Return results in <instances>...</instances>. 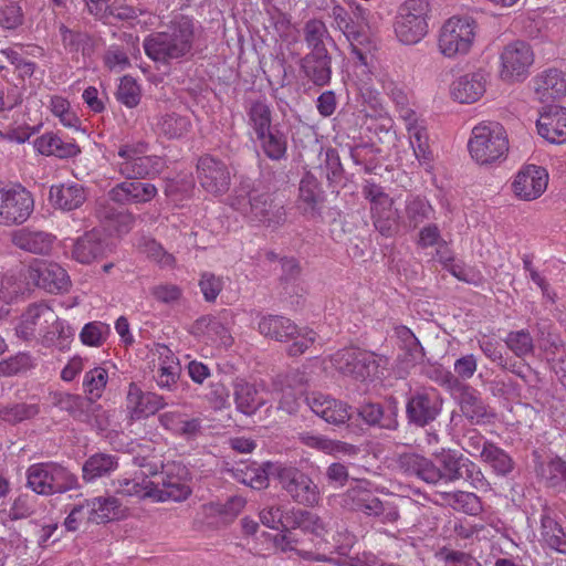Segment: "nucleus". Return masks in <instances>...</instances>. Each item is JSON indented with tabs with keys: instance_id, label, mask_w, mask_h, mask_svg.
I'll list each match as a JSON object with an SVG mask.
<instances>
[{
	"instance_id": "nucleus-1",
	"label": "nucleus",
	"mask_w": 566,
	"mask_h": 566,
	"mask_svg": "<svg viewBox=\"0 0 566 566\" xmlns=\"http://www.w3.org/2000/svg\"><path fill=\"white\" fill-rule=\"evenodd\" d=\"M397 468L406 475H413L428 484L468 482L472 488L480 489L488 482L476 463L454 449H441L428 459L415 452L398 455Z\"/></svg>"
},
{
	"instance_id": "nucleus-2",
	"label": "nucleus",
	"mask_w": 566,
	"mask_h": 566,
	"mask_svg": "<svg viewBox=\"0 0 566 566\" xmlns=\"http://www.w3.org/2000/svg\"><path fill=\"white\" fill-rule=\"evenodd\" d=\"M196 41V23L187 15L175 17L163 31L145 36L143 49L155 63L170 65L188 59Z\"/></svg>"
},
{
	"instance_id": "nucleus-3",
	"label": "nucleus",
	"mask_w": 566,
	"mask_h": 566,
	"mask_svg": "<svg viewBox=\"0 0 566 566\" xmlns=\"http://www.w3.org/2000/svg\"><path fill=\"white\" fill-rule=\"evenodd\" d=\"M468 148L472 159L480 165L499 163L509 151L506 130L497 122H482L473 127Z\"/></svg>"
},
{
	"instance_id": "nucleus-4",
	"label": "nucleus",
	"mask_w": 566,
	"mask_h": 566,
	"mask_svg": "<svg viewBox=\"0 0 566 566\" xmlns=\"http://www.w3.org/2000/svg\"><path fill=\"white\" fill-rule=\"evenodd\" d=\"M258 331L265 338L292 344L286 353L291 357L304 354L316 340L313 329L300 328L292 319L282 315H263L258 323Z\"/></svg>"
},
{
	"instance_id": "nucleus-5",
	"label": "nucleus",
	"mask_w": 566,
	"mask_h": 566,
	"mask_svg": "<svg viewBox=\"0 0 566 566\" xmlns=\"http://www.w3.org/2000/svg\"><path fill=\"white\" fill-rule=\"evenodd\" d=\"M25 475L27 486L43 496L64 494L81 488L77 475L56 462L31 464Z\"/></svg>"
},
{
	"instance_id": "nucleus-6",
	"label": "nucleus",
	"mask_w": 566,
	"mask_h": 566,
	"mask_svg": "<svg viewBox=\"0 0 566 566\" xmlns=\"http://www.w3.org/2000/svg\"><path fill=\"white\" fill-rule=\"evenodd\" d=\"M230 206L249 216L252 221L268 228H279L286 221L284 205L268 192L252 191L248 195H235L230 199Z\"/></svg>"
},
{
	"instance_id": "nucleus-7",
	"label": "nucleus",
	"mask_w": 566,
	"mask_h": 566,
	"mask_svg": "<svg viewBox=\"0 0 566 566\" xmlns=\"http://www.w3.org/2000/svg\"><path fill=\"white\" fill-rule=\"evenodd\" d=\"M273 469V478L294 503L305 507H314L319 503L321 489L307 473L295 465L280 462Z\"/></svg>"
},
{
	"instance_id": "nucleus-8",
	"label": "nucleus",
	"mask_w": 566,
	"mask_h": 566,
	"mask_svg": "<svg viewBox=\"0 0 566 566\" xmlns=\"http://www.w3.org/2000/svg\"><path fill=\"white\" fill-rule=\"evenodd\" d=\"M430 11L427 0H407L397 11L394 22L395 34L399 42L411 45L420 42L428 33V13Z\"/></svg>"
},
{
	"instance_id": "nucleus-9",
	"label": "nucleus",
	"mask_w": 566,
	"mask_h": 566,
	"mask_svg": "<svg viewBox=\"0 0 566 566\" xmlns=\"http://www.w3.org/2000/svg\"><path fill=\"white\" fill-rule=\"evenodd\" d=\"M160 467L159 480L149 482V497L157 502L186 501L192 492L189 485L190 473L188 468L175 461Z\"/></svg>"
},
{
	"instance_id": "nucleus-10",
	"label": "nucleus",
	"mask_w": 566,
	"mask_h": 566,
	"mask_svg": "<svg viewBox=\"0 0 566 566\" xmlns=\"http://www.w3.org/2000/svg\"><path fill=\"white\" fill-rule=\"evenodd\" d=\"M444 399L434 387H419L406 397V419L410 426L426 428L442 412Z\"/></svg>"
},
{
	"instance_id": "nucleus-11",
	"label": "nucleus",
	"mask_w": 566,
	"mask_h": 566,
	"mask_svg": "<svg viewBox=\"0 0 566 566\" xmlns=\"http://www.w3.org/2000/svg\"><path fill=\"white\" fill-rule=\"evenodd\" d=\"M148 145L144 142L122 145L118 149L117 171L126 179H140L159 174L165 161L159 156H146Z\"/></svg>"
},
{
	"instance_id": "nucleus-12",
	"label": "nucleus",
	"mask_w": 566,
	"mask_h": 566,
	"mask_svg": "<svg viewBox=\"0 0 566 566\" xmlns=\"http://www.w3.org/2000/svg\"><path fill=\"white\" fill-rule=\"evenodd\" d=\"M475 36V21L470 17H452L439 34L440 52L447 57L469 52Z\"/></svg>"
},
{
	"instance_id": "nucleus-13",
	"label": "nucleus",
	"mask_w": 566,
	"mask_h": 566,
	"mask_svg": "<svg viewBox=\"0 0 566 566\" xmlns=\"http://www.w3.org/2000/svg\"><path fill=\"white\" fill-rule=\"evenodd\" d=\"M33 209V196L24 187L0 188V224H21L29 219Z\"/></svg>"
},
{
	"instance_id": "nucleus-14",
	"label": "nucleus",
	"mask_w": 566,
	"mask_h": 566,
	"mask_svg": "<svg viewBox=\"0 0 566 566\" xmlns=\"http://www.w3.org/2000/svg\"><path fill=\"white\" fill-rule=\"evenodd\" d=\"M501 78L507 82L524 80L534 62V54L528 43L515 41L507 44L500 56Z\"/></svg>"
},
{
	"instance_id": "nucleus-15",
	"label": "nucleus",
	"mask_w": 566,
	"mask_h": 566,
	"mask_svg": "<svg viewBox=\"0 0 566 566\" xmlns=\"http://www.w3.org/2000/svg\"><path fill=\"white\" fill-rule=\"evenodd\" d=\"M339 369L357 380L365 381L378 377L379 363L376 354L359 348H346L337 353Z\"/></svg>"
},
{
	"instance_id": "nucleus-16",
	"label": "nucleus",
	"mask_w": 566,
	"mask_h": 566,
	"mask_svg": "<svg viewBox=\"0 0 566 566\" xmlns=\"http://www.w3.org/2000/svg\"><path fill=\"white\" fill-rule=\"evenodd\" d=\"M29 279L40 289L57 294L67 292L71 280L66 271L54 262L34 260L28 270Z\"/></svg>"
},
{
	"instance_id": "nucleus-17",
	"label": "nucleus",
	"mask_w": 566,
	"mask_h": 566,
	"mask_svg": "<svg viewBox=\"0 0 566 566\" xmlns=\"http://www.w3.org/2000/svg\"><path fill=\"white\" fill-rule=\"evenodd\" d=\"M346 496L352 501L353 510L378 517L384 523H392L399 518V512L395 505L380 501L373 492L361 486L352 488Z\"/></svg>"
},
{
	"instance_id": "nucleus-18",
	"label": "nucleus",
	"mask_w": 566,
	"mask_h": 566,
	"mask_svg": "<svg viewBox=\"0 0 566 566\" xmlns=\"http://www.w3.org/2000/svg\"><path fill=\"white\" fill-rule=\"evenodd\" d=\"M197 177L201 187L212 195H222L230 188L231 177L227 165L212 156L198 160Z\"/></svg>"
},
{
	"instance_id": "nucleus-19",
	"label": "nucleus",
	"mask_w": 566,
	"mask_h": 566,
	"mask_svg": "<svg viewBox=\"0 0 566 566\" xmlns=\"http://www.w3.org/2000/svg\"><path fill=\"white\" fill-rule=\"evenodd\" d=\"M398 411V401L392 396L386 399L385 405L368 401L357 408L359 418L366 424L389 431H395L399 427Z\"/></svg>"
},
{
	"instance_id": "nucleus-20",
	"label": "nucleus",
	"mask_w": 566,
	"mask_h": 566,
	"mask_svg": "<svg viewBox=\"0 0 566 566\" xmlns=\"http://www.w3.org/2000/svg\"><path fill=\"white\" fill-rule=\"evenodd\" d=\"M547 185V171L543 167L528 165L517 172L512 189L520 199L531 201L541 197Z\"/></svg>"
},
{
	"instance_id": "nucleus-21",
	"label": "nucleus",
	"mask_w": 566,
	"mask_h": 566,
	"mask_svg": "<svg viewBox=\"0 0 566 566\" xmlns=\"http://www.w3.org/2000/svg\"><path fill=\"white\" fill-rule=\"evenodd\" d=\"M454 390L459 392L458 405L460 411L471 424H482L494 417L478 389L461 381Z\"/></svg>"
},
{
	"instance_id": "nucleus-22",
	"label": "nucleus",
	"mask_w": 566,
	"mask_h": 566,
	"mask_svg": "<svg viewBox=\"0 0 566 566\" xmlns=\"http://www.w3.org/2000/svg\"><path fill=\"white\" fill-rule=\"evenodd\" d=\"M324 191L315 176L307 172L300 181L296 207L300 212L310 219H317L322 216Z\"/></svg>"
},
{
	"instance_id": "nucleus-23",
	"label": "nucleus",
	"mask_w": 566,
	"mask_h": 566,
	"mask_svg": "<svg viewBox=\"0 0 566 566\" xmlns=\"http://www.w3.org/2000/svg\"><path fill=\"white\" fill-rule=\"evenodd\" d=\"M128 179L115 185L107 193L112 202L118 205L146 203L157 195L155 185Z\"/></svg>"
},
{
	"instance_id": "nucleus-24",
	"label": "nucleus",
	"mask_w": 566,
	"mask_h": 566,
	"mask_svg": "<svg viewBox=\"0 0 566 566\" xmlns=\"http://www.w3.org/2000/svg\"><path fill=\"white\" fill-rule=\"evenodd\" d=\"M538 134L552 144L566 143V108L548 105L541 113L537 123Z\"/></svg>"
},
{
	"instance_id": "nucleus-25",
	"label": "nucleus",
	"mask_w": 566,
	"mask_h": 566,
	"mask_svg": "<svg viewBox=\"0 0 566 566\" xmlns=\"http://www.w3.org/2000/svg\"><path fill=\"white\" fill-rule=\"evenodd\" d=\"M126 401L132 418L136 419L154 415L168 405L165 396L151 391H143L135 382L129 384Z\"/></svg>"
},
{
	"instance_id": "nucleus-26",
	"label": "nucleus",
	"mask_w": 566,
	"mask_h": 566,
	"mask_svg": "<svg viewBox=\"0 0 566 566\" xmlns=\"http://www.w3.org/2000/svg\"><path fill=\"white\" fill-rule=\"evenodd\" d=\"M96 218L111 233H128L135 224V216L127 210H118L108 200H99L95 208Z\"/></svg>"
},
{
	"instance_id": "nucleus-27",
	"label": "nucleus",
	"mask_w": 566,
	"mask_h": 566,
	"mask_svg": "<svg viewBox=\"0 0 566 566\" xmlns=\"http://www.w3.org/2000/svg\"><path fill=\"white\" fill-rule=\"evenodd\" d=\"M49 319H54V310L45 303H33L22 313L15 326V335L23 340L35 337L36 328H44Z\"/></svg>"
},
{
	"instance_id": "nucleus-28",
	"label": "nucleus",
	"mask_w": 566,
	"mask_h": 566,
	"mask_svg": "<svg viewBox=\"0 0 566 566\" xmlns=\"http://www.w3.org/2000/svg\"><path fill=\"white\" fill-rule=\"evenodd\" d=\"M300 72L307 82L317 87L329 85L332 80V55L305 54L300 60Z\"/></svg>"
},
{
	"instance_id": "nucleus-29",
	"label": "nucleus",
	"mask_w": 566,
	"mask_h": 566,
	"mask_svg": "<svg viewBox=\"0 0 566 566\" xmlns=\"http://www.w3.org/2000/svg\"><path fill=\"white\" fill-rule=\"evenodd\" d=\"M190 333L212 344L230 346L232 337L221 316L203 315L191 325Z\"/></svg>"
},
{
	"instance_id": "nucleus-30",
	"label": "nucleus",
	"mask_w": 566,
	"mask_h": 566,
	"mask_svg": "<svg viewBox=\"0 0 566 566\" xmlns=\"http://www.w3.org/2000/svg\"><path fill=\"white\" fill-rule=\"evenodd\" d=\"M118 457L106 452L91 454L82 465V479L85 483H94L99 479L109 478L119 467Z\"/></svg>"
},
{
	"instance_id": "nucleus-31",
	"label": "nucleus",
	"mask_w": 566,
	"mask_h": 566,
	"mask_svg": "<svg viewBox=\"0 0 566 566\" xmlns=\"http://www.w3.org/2000/svg\"><path fill=\"white\" fill-rule=\"evenodd\" d=\"M279 462L273 463L270 461L263 462L262 464L253 463H241L239 467L232 469L234 479L254 490H262L269 485V476H273V467L277 465Z\"/></svg>"
},
{
	"instance_id": "nucleus-32",
	"label": "nucleus",
	"mask_w": 566,
	"mask_h": 566,
	"mask_svg": "<svg viewBox=\"0 0 566 566\" xmlns=\"http://www.w3.org/2000/svg\"><path fill=\"white\" fill-rule=\"evenodd\" d=\"M485 83L481 72L464 74L452 83L451 95L459 103H474L484 94Z\"/></svg>"
},
{
	"instance_id": "nucleus-33",
	"label": "nucleus",
	"mask_w": 566,
	"mask_h": 566,
	"mask_svg": "<svg viewBox=\"0 0 566 566\" xmlns=\"http://www.w3.org/2000/svg\"><path fill=\"white\" fill-rule=\"evenodd\" d=\"M535 94L541 103H553L566 95V82L560 71L552 69L535 78Z\"/></svg>"
},
{
	"instance_id": "nucleus-34",
	"label": "nucleus",
	"mask_w": 566,
	"mask_h": 566,
	"mask_svg": "<svg viewBox=\"0 0 566 566\" xmlns=\"http://www.w3.org/2000/svg\"><path fill=\"white\" fill-rule=\"evenodd\" d=\"M191 127L189 116L174 111L157 115L153 123L155 133L168 139L185 137L191 130Z\"/></svg>"
},
{
	"instance_id": "nucleus-35",
	"label": "nucleus",
	"mask_w": 566,
	"mask_h": 566,
	"mask_svg": "<svg viewBox=\"0 0 566 566\" xmlns=\"http://www.w3.org/2000/svg\"><path fill=\"white\" fill-rule=\"evenodd\" d=\"M75 331L54 313V319H49L44 328L39 329L42 344L46 347H56L59 350L69 348Z\"/></svg>"
},
{
	"instance_id": "nucleus-36",
	"label": "nucleus",
	"mask_w": 566,
	"mask_h": 566,
	"mask_svg": "<svg viewBox=\"0 0 566 566\" xmlns=\"http://www.w3.org/2000/svg\"><path fill=\"white\" fill-rule=\"evenodd\" d=\"M50 200L54 207L71 211L80 208L85 202L86 193L82 185L63 184L51 187Z\"/></svg>"
},
{
	"instance_id": "nucleus-37",
	"label": "nucleus",
	"mask_w": 566,
	"mask_h": 566,
	"mask_svg": "<svg viewBox=\"0 0 566 566\" xmlns=\"http://www.w3.org/2000/svg\"><path fill=\"white\" fill-rule=\"evenodd\" d=\"M51 402L61 411L67 412L74 420L83 422L87 420V411L92 406V400L85 396L70 392H53L51 395Z\"/></svg>"
},
{
	"instance_id": "nucleus-38",
	"label": "nucleus",
	"mask_w": 566,
	"mask_h": 566,
	"mask_svg": "<svg viewBox=\"0 0 566 566\" xmlns=\"http://www.w3.org/2000/svg\"><path fill=\"white\" fill-rule=\"evenodd\" d=\"M35 149L45 156L71 158L80 154V147L73 142L63 140L54 133H45L34 140Z\"/></svg>"
},
{
	"instance_id": "nucleus-39",
	"label": "nucleus",
	"mask_w": 566,
	"mask_h": 566,
	"mask_svg": "<svg viewBox=\"0 0 566 566\" xmlns=\"http://www.w3.org/2000/svg\"><path fill=\"white\" fill-rule=\"evenodd\" d=\"M86 501L88 521L105 523L120 516V501L115 496H97Z\"/></svg>"
},
{
	"instance_id": "nucleus-40",
	"label": "nucleus",
	"mask_w": 566,
	"mask_h": 566,
	"mask_svg": "<svg viewBox=\"0 0 566 566\" xmlns=\"http://www.w3.org/2000/svg\"><path fill=\"white\" fill-rule=\"evenodd\" d=\"M263 154L271 160L280 161L286 158L287 135L277 125L256 136Z\"/></svg>"
},
{
	"instance_id": "nucleus-41",
	"label": "nucleus",
	"mask_w": 566,
	"mask_h": 566,
	"mask_svg": "<svg viewBox=\"0 0 566 566\" xmlns=\"http://www.w3.org/2000/svg\"><path fill=\"white\" fill-rule=\"evenodd\" d=\"M233 397L237 410L245 416H252L264 405L255 386L244 379H235L233 382Z\"/></svg>"
},
{
	"instance_id": "nucleus-42",
	"label": "nucleus",
	"mask_w": 566,
	"mask_h": 566,
	"mask_svg": "<svg viewBox=\"0 0 566 566\" xmlns=\"http://www.w3.org/2000/svg\"><path fill=\"white\" fill-rule=\"evenodd\" d=\"M537 473L546 488L560 493L566 491V461L556 455L541 463Z\"/></svg>"
},
{
	"instance_id": "nucleus-43",
	"label": "nucleus",
	"mask_w": 566,
	"mask_h": 566,
	"mask_svg": "<svg viewBox=\"0 0 566 566\" xmlns=\"http://www.w3.org/2000/svg\"><path fill=\"white\" fill-rule=\"evenodd\" d=\"M303 39L308 49L306 54L329 53L325 42L332 41V38L322 20L311 19L306 21L303 28Z\"/></svg>"
},
{
	"instance_id": "nucleus-44",
	"label": "nucleus",
	"mask_w": 566,
	"mask_h": 566,
	"mask_svg": "<svg viewBox=\"0 0 566 566\" xmlns=\"http://www.w3.org/2000/svg\"><path fill=\"white\" fill-rule=\"evenodd\" d=\"M482 460L488 463L497 475L505 476L514 469V461L500 447L488 443L483 449Z\"/></svg>"
},
{
	"instance_id": "nucleus-45",
	"label": "nucleus",
	"mask_w": 566,
	"mask_h": 566,
	"mask_svg": "<svg viewBox=\"0 0 566 566\" xmlns=\"http://www.w3.org/2000/svg\"><path fill=\"white\" fill-rule=\"evenodd\" d=\"M56 238L49 232L23 228L13 233L12 242L18 248L51 247Z\"/></svg>"
},
{
	"instance_id": "nucleus-46",
	"label": "nucleus",
	"mask_w": 566,
	"mask_h": 566,
	"mask_svg": "<svg viewBox=\"0 0 566 566\" xmlns=\"http://www.w3.org/2000/svg\"><path fill=\"white\" fill-rule=\"evenodd\" d=\"M318 517L301 509L282 510V528L280 531H289L293 528H302L305 531H314Z\"/></svg>"
},
{
	"instance_id": "nucleus-47",
	"label": "nucleus",
	"mask_w": 566,
	"mask_h": 566,
	"mask_svg": "<svg viewBox=\"0 0 566 566\" xmlns=\"http://www.w3.org/2000/svg\"><path fill=\"white\" fill-rule=\"evenodd\" d=\"M108 373L102 367H95L85 373L83 378V390L85 397L92 401H97L106 388Z\"/></svg>"
},
{
	"instance_id": "nucleus-48",
	"label": "nucleus",
	"mask_w": 566,
	"mask_h": 566,
	"mask_svg": "<svg viewBox=\"0 0 566 566\" xmlns=\"http://www.w3.org/2000/svg\"><path fill=\"white\" fill-rule=\"evenodd\" d=\"M248 117L256 136L274 127L271 108L264 101L252 102L248 109Z\"/></svg>"
},
{
	"instance_id": "nucleus-49",
	"label": "nucleus",
	"mask_w": 566,
	"mask_h": 566,
	"mask_svg": "<svg viewBox=\"0 0 566 566\" xmlns=\"http://www.w3.org/2000/svg\"><path fill=\"white\" fill-rule=\"evenodd\" d=\"M507 348L518 358H525L534 353V339L526 329L511 331L504 338Z\"/></svg>"
},
{
	"instance_id": "nucleus-50",
	"label": "nucleus",
	"mask_w": 566,
	"mask_h": 566,
	"mask_svg": "<svg viewBox=\"0 0 566 566\" xmlns=\"http://www.w3.org/2000/svg\"><path fill=\"white\" fill-rule=\"evenodd\" d=\"M421 375L433 380L440 386L447 387L450 390L460 386V380L451 371L444 369L441 365L431 364L429 360L419 365Z\"/></svg>"
},
{
	"instance_id": "nucleus-51",
	"label": "nucleus",
	"mask_w": 566,
	"mask_h": 566,
	"mask_svg": "<svg viewBox=\"0 0 566 566\" xmlns=\"http://www.w3.org/2000/svg\"><path fill=\"white\" fill-rule=\"evenodd\" d=\"M406 128L409 133L410 144L413 148L416 158L421 164H429L432 156L427 144V135L424 129L418 125V119H416L411 125H406Z\"/></svg>"
},
{
	"instance_id": "nucleus-52",
	"label": "nucleus",
	"mask_w": 566,
	"mask_h": 566,
	"mask_svg": "<svg viewBox=\"0 0 566 566\" xmlns=\"http://www.w3.org/2000/svg\"><path fill=\"white\" fill-rule=\"evenodd\" d=\"M111 334L108 324L99 321L90 322L84 325L80 333L81 342L91 347L102 346Z\"/></svg>"
},
{
	"instance_id": "nucleus-53",
	"label": "nucleus",
	"mask_w": 566,
	"mask_h": 566,
	"mask_svg": "<svg viewBox=\"0 0 566 566\" xmlns=\"http://www.w3.org/2000/svg\"><path fill=\"white\" fill-rule=\"evenodd\" d=\"M406 217L410 224L417 227L424 220L430 219L433 209L429 201L421 197H409L406 201Z\"/></svg>"
},
{
	"instance_id": "nucleus-54",
	"label": "nucleus",
	"mask_w": 566,
	"mask_h": 566,
	"mask_svg": "<svg viewBox=\"0 0 566 566\" xmlns=\"http://www.w3.org/2000/svg\"><path fill=\"white\" fill-rule=\"evenodd\" d=\"M450 505L457 510L469 515H476L482 510L481 501L472 492L457 491L447 494Z\"/></svg>"
},
{
	"instance_id": "nucleus-55",
	"label": "nucleus",
	"mask_w": 566,
	"mask_h": 566,
	"mask_svg": "<svg viewBox=\"0 0 566 566\" xmlns=\"http://www.w3.org/2000/svg\"><path fill=\"white\" fill-rule=\"evenodd\" d=\"M387 94L396 104L399 116L403 119L406 125H411L415 123L417 115L412 108L409 107V98L403 88L399 87L395 83H389L386 87Z\"/></svg>"
},
{
	"instance_id": "nucleus-56",
	"label": "nucleus",
	"mask_w": 566,
	"mask_h": 566,
	"mask_svg": "<svg viewBox=\"0 0 566 566\" xmlns=\"http://www.w3.org/2000/svg\"><path fill=\"white\" fill-rule=\"evenodd\" d=\"M542 535L545 543L553 549L566 554V535L553 518L542 521Z\"/></svg>"
},
{
	"instance_id": "nucleus-57",
	"label": "nucleus",
	"mask_w": 566,
	"mask_h": 566,
	"mask_svg": "<svg viewBox=\"0 0 566 566\" xmlns=\"http://www.w3.org/2000/svg\"><path fill=\"white\" fill-rule=\"evenodd\" d=\"M39 411L38 405L15 403L0 408V419L14 424L35 417Z\"/></svg>"
},
{
	"instance_id": "nucleus-58",
	"label": "nucleus",
	"mask_w": 566,
	"mask_h": 566,
	"mask_svg": "<svg viewBox=\"0 0 566 566\" xmlns=\"http://www.w3.org/2000/svg\"><path fill=\"white\" fill-rule=\"evenodd\" d=\"M50 109L56 116L61 124L69 128H77L80 119L71 109L69 101L62 96H52L50 101Z\"/></svg>"
},
{
	"instance_id": "nucleus-59",
	"label": "nucleus",
	"mask_w": 566,
	"mask_h": 566,
	"mask_svg": "<svg viewBox=\"0 0 566 566\" xmlns=\"http://www.w3.org/2000/svg\"><path fill=\"white\" fill-rule=\"evenodd\" d=\"M24 14L22 8L13 1L0 3V28L15 30L23 24Z\"/></svg>"
},
{
	"instance_id": "nucleus-60",
	"label": "nucleus",
	"mask_w": 566,
	"mask_h": 566,
	"mask_svg": "<svg viewBox=\"0 0 566 566\" xmlns=\"http://www.w3.org/2000/svg\"><path fill=\"white\" fill-rule=\"evenodd\" d=\"M116 97L129 108L137 106L140 102V88L137 82L132 76H124L118 85Z\"/></svg>"
},
{
	"instance_id": "nucleus-61",
	"label": "nucleus",
	"mask_w": 566,
	"mask_h": 566,
	"mask_svg": "<svg viewBox=\"0 0 566 566\" xmlns=\"http://www.w3.org/2000/svg\"><path fill=\"white\" fill-rule=\"evenodd\" d=\"M149 482L150 481L146 479L142 482L130 479H118L117 481H113V485L118 494L145 499L149 497V494H147L150 493Z\"/></svg>"
},
{
	"instance_id": "nucleus-62",
	"label": "nucleus",
	"mask_w": 566,
	"mask_h": 566,
	"mask_svg": "<svg viewBox=\"0 0 566 566\" xmlns=\"http://www.w3.org/2000/svg\"><path fill=\"white\" fill-rule=\"evenodd\" d=\"M343 34L347 38L353 46V52L357 54V56L363 60V53L356 49L355 43L364 44L368 42L369 39V29L364 24H360L353 15L348 20L347 30H342Z\"/></svg>"
},
{
	"instance_id": "nucleus-63",
	"label": "nucleus",
	"mask_w": 566,
	"mask_h": 566,
	"mask_svg": "<svg viewBox=\"0 0 566 566\" xmlns=\"http://www.w3.org/2000/svg\"><path fill=\"white\" fill-rule=\"evenodd\" d=\"M180 370L181 368L178 363L172 361L169 365L164 363L159 366L154 379L159 388L172 391L177 387Z\"/></svg>"
},
{
	"instance_id": "nucleus-64",
	"label": "nucleus",
	"mask_w": 566,
	"mask_h": 566,
	"mask_svg": "<svg viewBox=\"0 0 566 566\" xmlns=\"http://www.w3.org/2000/svg\"><path fill=\"white\" fill-rule=\"evenodd\" d=\"M301 441L307 447L315 448L327 453L340 452L346 449V443L311 433H302Z\"/></svg>"
}]
</instances>
